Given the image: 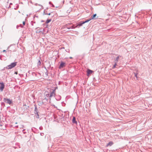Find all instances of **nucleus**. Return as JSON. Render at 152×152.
<instances>
[{
    "mask_svg": "<svg viewBox=\"0 0 152 152\" xmlns=\"http://www.w3.org/2000/svg\"><path fill=\"white\" fill-rule=\"evenodd\" d=\"M25 129H23V133L24 134H26V132H25Z\"/></svg>",
    "mask_w": 152,
    "mask_h": 152,
    "instance_id": "obj_22",
    "label": "nucleus"
},
{
    "mask_svg": "<svg viewBox=\"0 0 152 152\" xmlns=\"http://www.w3.org/2000/svg\"><path fill=\"white\" fill-rule=\"evenodd\" d=\"M17 63V62L11 63L10 65L7 66V68L8 69H10L13 68L16 66Z\"/></svg>",
    "mask_w": 152,
    "mask_h": 152,
    "instance_id": "obj_1",
    "label": "nucleus"
},
{
    "mask_svg": "<svg viewBox=\"0 0 152 152\" xmlns=\"http://www.w3.org/2000/svg\"><path fill=\"white\" fill-rule=\"evenodd\" d=\"M45 73V74H46V75H48V71H47V72H46Z\"/></svg>",
    "mask_w": 152,
    "mask_h": 152,
    "instance_id": "obj_27",
    "label": "nucleus"
},
{
    "mask_svg": "<svg viewBox=\"0 0 152 152\" xmlns=\"http://www.w3.org/2000/svg\"><path fill=\"white\" fill-rule=\"evenodd\" d=\"M50 91L49 94V97L50 98H51L52 96H55L56 95V94L55 93L56 92V89H50Z\"/></svg>",
    "mask_w": 152,
    "mask_h": 152,
    "instance_id": "obj_2",
    "label": "nucleus"
},
{
    "mask_svg": "<svg viewBox=\"0 0 152 152\" xmlns=\"http://www.w3.org/2000/svg\"><path fill=\"white\" fill-rule=\"evenodd\" d=\"M6 51V50H4L3 51V52H5Z\"/></svg>",
    "mask_w": 152,
    "mask_h": 152,
    "instance_id": "obj_30",
    "label": "nucleus"
},
{
    "mask_svg": "<svg viewBox=\"0 0 152 152\" xmlns=\"http://www.w3.org/2000/svg\"><path fill=\"white\" fill-rule=\"evenodd\" d=\"M66 50V52H68L69 53V49H66V50Z\"/></svg>",
    "mask_w": 152,
    "mask_h": 152,
    "instance_id": "obj_23",
    "label": "nucleus"
},
{
    "mask_svg": "<svg viewBox=\"0 0 152 152\" xmlns=\"http://www.w3.org/2000/svg\"><path fill=\"white\" fill-rule=\"evenodd\" d=\"M3 101L4 102L10 104H11L12 103V100H11L7 98H4Z\"/></svg>",
    "mask_w": 152,
    "mask_h": 152,
    "instance_id": "obj_3",
    "label": "nucleus"
},
{
    "mask_svg": "<svg viewBox=\"0 0 152 152\" xmlns=\"http://www.w3.org/2000/svg\"><path fill=\"white\" fill-rule=\"evenodd\" d=\"M0 126H2V125H0Z\"/></svg>",
    "mask_w": 152,
    "mask_h": 152,
    "instance_id": "obj_35",
    "label": "nucleus"
},
{
    "mask_svg": "<svg viewBox=\"0 0 152 152\" xmlns=\"http://www.w3.org/2000/svg\"><path fill=\"white\" fill-rule=\"evenodd\" d=\"M96 14H94L93 16H91V19L92 20L96 19V18H95V17L96 16Z\"/></svg>",
    "mask_w": 152,
    "mask_h": 152,
    "instance_id": "obj_11",
    "label": "nucleus"
},
{
    "mask_svg": "<svg viewBox=\"0 0 152 152\" xmlns=\"http://www.w3.org/2000/svg\"><path fill=\"white\" fill-rule=\"evenodd\" d=\"M51 19H48L46 21V23H49V22H50L51 21Z\"/></svg>",
    "mask_w": 152,
    "mask_h": 152,
    "instance_id": "obj_13",
    "label": "nucleus"
},
{
    "mask_svg": "<svg viewBox=\"0 0 152 152\" xmlns=\"http://www.w3.org/2000/svg\"><path fill=\"white\" fill-rule=\"evenodd\" d=\"M5 85L3 82L0 83V91H2L4 88Z\"/></svg>",
    "mask_w": 152,
    "mask_h": 152,
    "instance_id": "obj_5",
    "label": "nucleus"
},
{
    "mask_svg": "<svg viewBox=\"0 0 152 152\" xmlns=\"http://www.w3.org/2000/svg\"><path fill=\"white\" fill-rule=\"evenodd\" d=\"M35 110L34 113L35 114L37 115V116L36 118H39V115L38 114V110L36 105H34Z\"/></svg>",
    "mask_w": 152,
    "mask_h": 152,
    "instance_id": "obj_4",
    "label": "nucleus"
},
{
    "mask_svg": "<svg viewBox=\"0 0 152 152\" xmlns=\"http://www.w3.org/2000/svg\"><path fill=\"white\" fill-rule=\"evenodd\" d=\"M39 129L40 130H42L43 129V127L42 126L40 127L39 128Z\"/></svg>",
    "mask_w": 152,
    "mask_h": 152,
    "instance_id": "obj_24",
    "label": "nucleus"
},
{
    "mask_svg": "<svg viewBox=\"0 0 152 152\" xmlns=\"http://www.w3.org/2000/svg\"><path fill=\"white\" fill-rule=\"evenodd\" d=\"M57 88V87H56L55 88V89H56V90Z\"/></svg>",
    "mask_w": 152,
    "mask_h": 152,
    "instance_id": "obj_33",
    "label": "nucleus"
},
{
    "mask_svg": "<svg viewBox=\"0 0 152 152\" xmlns=\"http://www.w3.org/2000/svg\"><path fill=\"white\" fill-rule=\"evenodd\" d=\"M41 62L40 61V60H39L38 62V63H37V65L38 66H40V65H41Z\"/></svg>",
    "mask_w": 152,
    "mask_h": 152,
    "instance_id": "obj_16",
    "label": "nucleus"
},
{
    "mask_svg": "<svg viewBox=\"0 0 152 152\" xmlns=\"http://www.w3.org/2000/svg\"><path fill=\"white\" fill-rule=\"evenodd\" d=\"M1 106H3V107H4L5 106V103L4 102H2L1 103Z\"/></svg>",
    "mask_w": 152,
    "mask_h": 152,
    "instance_id": "obj_17",
    "label": "nucleus"
},
{
    "mask_svg": "<svg viewBox=\"0 0 152 152\" xmlns=\"http://www.w3.org/2000/svg\"><path fill=\"white\" fill-rule=\"evenodd\" d=\"M53 106L55 107V105H53Z\"/></svg>",
    "mask_w": 152,
    "mask_h": 152,
    "instance_id": "obj_34",
    "label": "nucleus"
},
{
    "mask_svg": "<svg viewBox=\"0 0 152 152\" xmlns=\"http://www.w3.org/2000/svg\"><path fill=\"white\" fill-rule=\"evenodd\" d=\"M113 144V142L112 141H110L107 144L106 146H112Z\"/></svg>",
    "mask_w": 152,
    "mask_h": 152,
    "instance_id": "obj_8",
    "label": "nucleus"
},
{
    "mask_svg": "<svg viewBox=\"0 0 152 152\" xmlns=\"http://www.w3.org/2000/svg\"><path fill=\"white\" fill-rule=\"evenodd\" d=\"M23 25H24V26L25 25V22L23 21Z\"/></svg>",
    "mask_w": 152,
    "mask_h": 152,
    "instance_id": "obj_26",
    "label": "nucleus"
},
{
    "mask_svg": "<svg viewBox=\"0 0 152 152\" xmlns=\"http://www.w3.org/2000/svg\"><path fill=\"white\" fill-rule=\"evenodd\" d=\"M115 64L113 66V69H114V68H115L116 65H117V63H115Z\"/></svg>",
    "mask_w": 152,
    "mask_h": 152,
    "instance_id": "obj_19",
    "label": "nucleus"
},
{
    "mask_svg": "<svg viewBox=\"0 0 152 152\" xmlns=\"http://www.w3.org/2000/svg\"><path fill=\"white\" fill-rule=\"evenodd\" d=\"M47 14L48 15H50V13H49L48 14Z\"/></svg>",
    "mask_w": 152,
    "mask_h": 152,
    "instance_id": "obj_32",
    "label": "nucleus"
},
{
    "mask_svg": "<svg viewBox=\"0 0 152 152\" xmlns=\"http://www.w3.org/2000/svg\"><path fill=\"white\" fill-rule=\"evenodd\" d=\"M69 58L70 59H72V57H69Z\"/></svg>",
    "mask_w": 152,
    "mask_h": 152,
    "instance_id": "obj_31",
    "label": "nucleus"
},
{
    "mask_svg": "<svg viewBox=\"0 0 152 152\" xmlns=\"http://www.w3.org/2000/svg\"><path fill=\"white\" fill-rule=\"evenodd\" d=\"M72 122L73 124H77V122L76 120V118L74 116L73 117L72 120Z\"/></svg>",
    "mask_w": 152,
    "mask_h": 152,
    "instance_id": "obj_7",
    "label": "nucleus"
},
{
    "mask_svg": "<svg viewBox=\"0 0 152 152\" xmlns=\"http://www.w3.org/2000/svg\"><path fill=\"white\" fill-rule=\"evenodd\" d=\"M91 20V19L89 20H86V21H85L83 22H82V24H84L85 23H87V22H88L89 21Z\"/></svg>",
    "mask_w": 152,
    "mask_h": 152,
    "instance_id": "obj_14",
    "label": "nucleus"
},
{
    "mask_svg": "<svg viewBox=\"0 0 152 152\" xmlns=\"http://www.w3.org/2000/svg\"><path fill=\"white\" fill-rule=\"evenodd\" d=\"M7 66H6V67H4L3 69H2V71H4V70H5L6 69H8L7 68Z\"/></svg>",
    "mask_w": 152,
    "mask_h": 152,
    "instance_id": "obj_18",
    "label": "nucleus"
},
{
    "mask_svg": "<svg viewBox=\"0 0 152 152\" xmlns=\"http://www.w3.org/2000/svg\"><path fill=\"white\" fill-rule=\"evenodd\" d=\"M93 72V71H92L91 70H90V69H88L87 70V73L88 74H89Z\"/></svg>",
    "mask_w": 152,
    "mask_h": 152,
    "instance_id": "obj_12",
    "label": "nucleus"
},
{
    "mask_svg": "<svg viewBox=\"0 0 152 152\" xmlns=\"http://www.w3.org/2000/svg\"><path fill=\"white\" fill-rule=\"evenodd\" d=\"M137 74H138V73H134V76L135 77H136V78H137Z\"/></svg>",
    "mask_w": 152,
    "mask_h": 152,
    "instance_id": "obj_20",
    "label": "nucleus"
},
{
    "mask_svg": "<svg viewBox=\"0 0 152 152\" xmlns=\"http://www.w3.org/2000/svg\"><path fill=\"white\" fill-rule=\"evenodd\" d=\"M66 64L64 62L62 61L61 62L59 66V69H61L64 68L66 66Z\"/></svg>",
    "mask_w": 152,
    "mask_h": 152,
    "instance_id": "obj_6",
    "label": "nucleus"
},
{
    "mask_svg": "<svg viewBox=\"0 0 152 152\" xmlns=\"http://www.w3.org/2000/svg\"><path fill=\"white\" fill-rule=\"evenodd\" d=\"M40 134L41 136H43L44 135V133H41Z\"/></svg>",
    "mask_w": 152,
    "mask_h": 152,
    "instance_id": "obj_25",
    "label": "nucleus"
},
{
    "mask_svg": "<svg viewBox=\"0 0 152 152\" xmlns=\"http://www.w3.org/2000/svg\"><path fill=\"white\" fill-rule=\"evenodd\" d=\"M121 57V56H118L115 59V63H117L119 59V57Z\"/></svg>",
    "mask_w": 152,
    "mask_h": 152,
    "instance_id": "obj_9",
    "label": "nucleus"
},
{
    "mask_svg": "<svg viewBox=\"0 0 152 152\" xmlns=\"http://www.w3.org/2000/svg\"><path fill=\"white\" fill-rule=\"evenodd\" d=\"M83 24H82V23H81V22H80L78 25H77V26L75 27H77V26H82V25H83Z\"/></svg>",
    "mask_w": 152,
    "mask_h": 152,
    "instance_id": "obj_15",
    "label": "nucleus"
},
{
    "mask_svg": "<svg viewBox=\"0 0 152 152\" xmlns=\"http://www.w3.org/2000/svg\"><path fill=\"white\" fill-rule=\"evenodd\" d=\"M75 28L73 26H72V28Z\"/></svg>",
    "mask_w": 152,
    "mask_h": 152,
    "instance_id": "obj_28",
    "label": "nucleus"
},
{
    "mask_svg": "<svg viewBox=\"0 0 152 152\" xmlns=\"http://www.w3.org/2000/svg\"><path fill=\"white\" fill-rule=\"evenodd\" d=\"M61 96L60 95L57 96L56 99L57 101H59L61 100Z\"/></svg>",
    "mask_w": 152,
    "mask_h": 152,
    "instance_id": "obj_10",
    "label": "nucleus"
},
{
    "mask_svg": "<svg viewBox=\"0 0 152 152\" xmlns=\"http://www.w3.org/2000/svg\"><path fill=\"white\" fill-rule=\"evenodd\" d=\"M15 74H18V72H15Z\"/></svg>",
    "mask_w": 152,
    "mask_h": 152,
    "instance_id": "obj_29",
    "label": "nucleus"
},
{
    "mask_svg": "<svg viewBox=\"0 0 152 152\" xmlns=\"http://www.w3.org/2000/svg\"><path fill=\"white\" fill-rule=\"evenodd\" d=\"M46 96L47 97H49L50 98V97H49V93H48V94H46Z\"/></svg>",
    "mask_w": 152,
    "mask_h": 152,
    "instance_id": "obj_21",
    "label": "nucleus"
}]
</instances>
